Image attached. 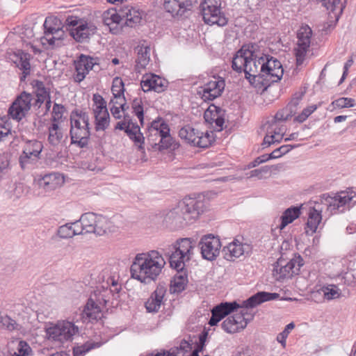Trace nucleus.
I'll list each match as a JSON object with an SVG mask.
<instances>
[{
    "instance_id": "nucleus-39",
    "label": "nucleus",
    "mask_w": 356,
    "mask_h": 356,
    "mask_svg": "<svg viewBox=\"0 0 356 356\" xmlns=\"http://www.w3.org/2000/svg\"><path fill=\"white\" fill-rule=\"evenodd\" d=\"M81 234V231H79V224L76 223V221L60 226L56 232V235L63 239L71 238L74 236Z\"/></svg>"
},
{
    "instance_id": "nucleus-1",
    "label": "nucleus",
    "mask_w": 356,
    "mask_h": 356,
    "mask_svg": "<svg viewBox=\"0 0 356 356\" xmlns=\"http://www.w3.org/2000/svg\"><path fill=\"white\" fill-rule=\"evenodd\" d=\"M206 208L204 197H186L179 201L172 209L163 216V224L172 229H177L194 222L202 213Z\"/></svg>"
},
{
    "instance_id": "nucleus-14",
    "label": "nucleus",
    "mask_w": 356,
    "mask_h": 356,
    "mask_svg": "<svg viewBox=\"0 0 356 356\" xmlns=\"http://www.w3.org/2000/svg\"><path fill=\"white\" fill-rule=\"evenodd\" d=\"M115 129L124 130L129 138L133 140L139 150H144L145 137L140 132V127L134 124L128 115H124V120L118 122Z\"/></svg>"
},
{
    "instance_id": "nucleus-32",
    "label": "nucleus",
    "mask_w": 356,
    "mask_h": 356,
    "mask_svg": "<svg viewBox=\"0 0 356 356\" xmlns=\"http://www.w3.org/2000/svg\"><path fill=\"white\" fill-rule=\"evenodd\" d=\"M302 96L303 93H300L298 97L293 98L284 108L278 111L275 116L270 119L273 121V123L283 122L290 118L296 113V108Z\"/></svg>"
},
{
    "instance_id": "nucleus-10",
    "label": "nucleus",
    "mask_w": 356,
    "mask_h": 356,
    "mask_svg": "<svg viewBox=\"0 0 356 356\" xmlns=\"http://www.w3.org/2000/svg\"><path fill=\"white\" fill-rule=\"evenodd\" d=\"M265 56L257 43L246 44V75L248 74H265L262 70Z\"/></svg>"
},
{
    "instance_id": "nucleus-35",
    "label": "nucleus",
    "mask_w": 356,
    "mask_h": 356,
    "mask_svg": "<svg viewBox=\"0 0 356 356\" xmlns=\"http://www.w3.org/2000/svg\"><path fill=\"white\" fill-rule=\"evenodd\" d=\"M30 54L24 51H18L13 55L12 58L13 63L19 70H22V75L20 77L21 81H24L31 72V65L29 63Z\"/></svg>"
},
{
    "instance_id": "nucleus-15",
    "label": "nucleus",
    "mask_w": 356,
    "mask_h": 356,
    "mask_svg": "<svg viewBox=\"0 0 356 356\" xmlns=\"http://www.w3.org/2000/svg\"><path fill=\"white\" fill-rule=\"evenodd\" d=\"M312 31L307 26H302L298 31V44L296 48V65H301L310 47Z\"/></svg>"
},
{
    "instance_id": "nucleus-27",
    "label": "nucleus",
    "mask_w": 356,
    "mask_h": 356,
    "mask_svg": "<svg viewBox=\"0 0 356 356\" xmlns=\"http://www.w3.org/2000/svg\"><path fill=\"white\" fill-rule=\"evenodd\" d=\"M166 293V288L161 284L157 286L156 290L145 302V308L148 312H158L163 298Z\"/></svg>"
},
{
    "instance_id": "nucleus-13",
    "label": "nucleus",
    "mask_w": 356,
    "mask_h": 356,
    "mask_svg": "<svg viewBox=\"0 0 356 356\" xmlns=\"http://www.w3.org/2000/svg\"><path fill=\"white\" fill-rule=\"evenodd\" d=\"M33 99V97L31 93L22 92L9 108L8 115L13 120H21L31 109Z\"/></svg>"
},
{
    "instance_id": "nucleus-6",
    "label": "nucleus",
    "mask_w": 356,
    "mask_h": 356,
    "mask_svg": "<svg viewBox=\"0 0 356 356\" xmlns=\"http://www.w3.org/2000/svg\"><path fill=\"white\" fill-rule=\"evenodd\" d=\"M58 20L56 18L47 17L44 22V35L40 38V43L44 48L54 49L63 44L65 38V33L62 28L57 24Z\"/></svg>"
},
{
    "instance_id": "nucleus-21",
    "label": "nucleus",
    "mask_w": 356,
    "mask_h": 356,
    "mask_svg": "<svg viewBox=\"0 0 356 356\" xmlns=\"http://www.w3.org/2000/svg\"><path fill=\"white\" fill-rule=\"evenodd\" d=\"M264 68H261L265 72L267 78H269L271 83L279 81L283 74L284 69L280 60L268 56H265V64H263Z\"/></svg>"
},
{
    "instance_id": "nucleus-64",
    "label": "nucleus",
    "mask_w": 356,
    "mask_h": 356,
    "mask_svg": "<svg viewBox=\"0 0 356 356\" xmlns=\"http://www.w3.org/2000/svg\"><path fill=\"white\" fill-rule=\"evenodd\" d=\"M110 111L112 115L116 119H120L122 117V114L126 115L124 112L127 110H122V107L118 106H112L110 107Z\"/></svg>"
},
{
    "instance_id": "nucleus-9",
    "label": "nucleus",
    "mask_w": 356,
    "mask_h": 356,
    "mask_svg": "<svg viewBox=\"0 0 356 356\" xmlns=\"http://www.w3.org/2000/svg\"><path fill=\"white\" fill-rule=\"evenodd\" d=\"M79 332V328L70 321H59L47 329L48 339L63 343L71 341L74 334Z\"/></svg>"
},
{
    "instance_id": "nucleus-5",
    "label": "nucleus",
    "mask_w": 356,
    "mask_h": 356,
    "mask_svg": "<svg viewBox=\"0 0 356 356\" xmlns=\"http://www.w3.org/2000/svg\"><path fill=\"white\" fill-rule=\"evenodd\" d=\"M148 133L147 140L152 149L162 151L172 146L173 140L170 135V128L163 120L153 121Z\"/></svg>"
},
{
    "instance_id": "nucleus-30",
    "label": "nucleus",
    "mask_w": 356,
    "mask_h": 356,
    "mask_svg": "<svg viewBox=\"0 0 356 356\" xmlns=\"http://www.w3.org/2000/svg\"><path fill=\"white\" fill-rule=\"evenodd\" d=\"M130 272L132 278L148 284L156 280L161 273V268H130Z\"/></svg>"
},
{
    "instance_id": "nucleus-58",
    "label": "nucleus",
    "mask_w": 356,
    "mask_h": 356,
    "mask_svg": "<svg viewBox=\"0 0 356 356\" xmlns=\"http://www.w3.org/2000/svg\"><path fill=\"white\" fill-rule=\"evenodd\" d=\"M118 106L122 107V110H127L129 106L127 105L126 99L124 95L113 96L109 102V106Z\"/></svg>"
},
{
    "instance_id": "nucleus-25",
    "label": "nucleus",
    "mask_w": 356,
    "mask_h": 356,
    "mask_svg": "<svg viewBox=\"0 0 356 356\" xmlns=\"http://www.w3.org/2000/svg\"><path fill=\"white\" fill-rule=\"evenodd\" d=\"M192 0H164L163 7L172 16H182L192 8Z\"/></svg>"
},
{
    "instance_id": "nucleus-33",
    "label": "nucleus",
    "mask_w": 356,
    "mask_h": 356,
    "mask_svg": "<svg viewBox=\"0 0 356 356\" xmlns=\"http://www.w3.org/2000/svg\"><path fill=\"white\" fill-rule=\"evenodd\" d=\"M244 321V314L241 312L240 314H236L225 320L222 323V327L229 333L237 332L243 329Z\"/></svg>"
},
{
    "instance_id": "nucleus-22",
    "label": "nucleus",
    "mask_w": 356,
    "mask_h": 356,
    "mask_svg": "<svg viewBox=\"0 0 356 356\" xmlns=\"http://www.w3.org/2000/svg\"><path fill=\"white\" fill-rule=\"evenodd\" d=\"M95 64H97V62L95 58L81 54L78 59L74 61L76 70V72L73 76L74 81L77 83L82 81Z\"/></svg>"
},
{
    "instance_id": "nucleus-49",
    "label": "nucleus",
    "mask_w": 356,
    "mask_h": 356,
    "mask_svg": "<svg viewBox=\"0 0 356 356\" xmlns=\"http://www.w3.org/2000/svg\"><path fill=\"white\" fill-rule=\"evenodd\" d=\"M64 111L65 107L63 105L55 104L51 113V123L60 124L63 121L62 118Z\"/></svg>"
},
{
    "instance_id": "nucleus-43",
    "label": "nucleus",
    "mask_w": 356,
    "mask_h": 356,
    "mask_svg": "<svg viewBox=\"0 0 356 356\" xmlns=\"http://www.w3.org/2000/svg\"><path fill=\"white\" fill-rule=\"evenodd\" d=\"M83 318L88 321L97 320L101 317V309L92 299H89L84 307Z\"/></svg>"
},
{
    "instance_id": "nucleus-52",
    "label": "nucleus",
    "mask_w": 356,
    "mask_h": 356,
    "mask_svg": "<svg viewBox=\"0 0 356 356\" xmlns=\"http://www.w3.org/2000/svg\"><path fill=\"white\" fill-rule=\"evenodd\" d=\"M323 4L332 12L339 10V14L343 11L344 6L341 3V0H321Z\"/></svg>"
},
{
    "instance_id": "nucleus-31",
    "label": "nucleus",
    "mask_w": 356,
    "mask_h": 356,
    "mask_svg": "<svg viewBox=\"0 0 356 356\" xmlns=\"http://www.w3.org/2000/svg\"><path fill=\"white\" fill-rule=\"evenodd\" d=\"M121 19L124 20V24L129 26L134 27L140 24L142 19V15L139 10L133 7L124 6L120 9Z\"/></svg>"
},
{
    "instance_id": "nucleus-37",
    "label": "nucleus",
    "mask_w": 356,
    "mask_h": 356,
    "mask_svg": "<svg viewBox=\"0 0 356 356\" xmlns=\"http://www.w3.org/2000/svg\"><path fill=\"white\" fill-rule=\"evenodd\" d=\"M222 252L225 259L234 261L243 254V244L236 238L227 246L224 247Z\"/></svg>"
},
{
    "instance_id": "nucleus-50",
    "label": "nucleus",
    "mask_w": 356,
    "mask_h": 356,
    "mask_svg": "<svg viewBox=\"0 0 356 356\" xmlns=\"http://www.w3.org/2000/svg\"><path fill=\"white\" fill-rule=\"evenodd\" d=\"M318 105L312 104L305 108L301 113L295 118L294 120L299 123L305 122L318 108Z\"/></svg>"
},
{
    "instance_id": "nucleus-2",
    "label": "nucleus",
    "mask_w": 356,
    "mask_h": 356,
    "mask_svg": "<svg viewBox=\"0 0 356 356\" xmlns=\"http://www.w3.org/2000/svg\"><path fill=\"white\" fill-rule=\"evenodd\" d=\"M89 115L81 110H75L70 115L71 144L76 145L80 148L88 145L90 131L89 127Z\"/></svg>"
},
{
    "instance_id": "nucleus-40",
    "label": "nucleus",
    "mask_w": 356,
    "mask_h": 356,
    "mask_svg": "<svg viewBox=\"0 0 356 356\" xmlns=\"http://www.w3.org/2000/svg\"><path fill=\"white\" fill-rule=\"evenodd\" d=\"M321 220V209L318 210L315 208L310 209L307 227H305V233L307 235H312L316 232Z\"/></svg>"
},
{
    "instance_id": "nucleus-59",
    "label": "nucleus",
    "mask_w": 356,
    "mask_h": 356,
    "mask_svg": "<svg viewBox=\"0 0 356 356\" xmlns=\"http://www.w3.org/2000/svg\"><path fill=\"white\" fill-rule=\"evenodd\" d=\"M1 323L9 330H14L17 329L18 325L15 320L8 316H2L1 318Z\"/></svg>"
},
{
    "instance_id": "nucleus-46",
    "label": "nucleus",
    "mask_w": 356,
    "mask_h": 356,
    "mask_svg": "<svg viewBox=\"0 0 356 356\" xmlns=\"http://www.w3.org/2000/svg\"><path fill=\"white\" fill-rule=\"evenodd\" d=\"M266 131L275 136L276 140L279 143L282 140L284 135V128L280 125V122H274L272 120H269L265 124Z\"/></svg>"
},
{
    "instance_id": "nucleus-36",
    "label": "nucleus",
    "mask_w": 356,
    "mask_h": 356,
    "mask_svg": "<svg viewBox=\"0 0 356 356\" xmlns=\"http://www.w3.org/2000/svg\"><path fill=\"white\" fill-rule=\"evenodd\" d=\"M102 20L113 33H117L119 31V25L122 22L120 11L118 12L115 9L105 11L102 15Z\"/></svg>"
},
{
    "instance_id": "nucleus-24",
    "label": "nucleus",
    "mask_w": 356,
    "mask_h": 356,
    "mask_svg": "<svg viewBox=\"0 0 356 356\" xmlns=\"http://www.w3.org/2000/svg\"><path fill=\"white\" fill-rule=\"evenodd\" d=\"M167 81L159 76L154 74H145L143 76L140 86L142 90L145 92L154 90L156 92L164 91L167 87Z\"/></svg>"
},
{
    "instance_id": "nucleus-51",
    "label": "nucleus",
    "mask_w": 356,
    "mask_h": 356,
    "mask_svg": "<svg viewBox=\"0 0 356 356\" xmlns=\"http://www.w3.org/2000/svg\"><path fill=\"white\" fill-rule=\"evenodd\" d=\"M270 168L267 165L263 166L260 168L252 170L246 172V179H261L265 175L269 172Z\"/></svg>"
},
{
    "instance_id": "nucleus-4",
    "label": "nucleus",
    "mask_w": 356,
    "mask_h": 356,
    "mask_svg": "<svg viewBox=\"0 0 356 356\" xmlns=\"http://www.w3.org/2000/svg\"><path fill=\"white\" fill-rule=\"evenodd\" d=\"M81 234L94 233L102 235L106 232L114 231V225L106 217L95 213L88 212L81 215L76 220Z\"/></svg>"
},
{
    "instance_id": "nucleus-12",
    "label": "nucleus",
    "mask_w": 356,
    "mask_h": 356,
    "mask_svg": "<svg viewBox=\"0 0 356 356\" xmlns=\"http://www.w3.org/2000/svg\"><path fill=\"white\" fill-rule=\"evenodd\" d=\"M355 195V193L352 190L342 191L333 195L325 193L321 196V201L328 211L335 213L341 207L349 203Z\"/></svg>"
},
{
    "instance_id": "nucleus-42",
    "label": "nucleus",
    "mask_w": 356,
    "mask_h": 356,
    "mask_svg": "<svg viewBox=\"0 0 356 356\" xmlns=\"http://www.w3.org/2000/svg\"><path fill=\"white\" fill-rule=\"evenodd\" d=\"M184 269V268H180V270H177V273L171 281V293H179L185 289V286L188 282V278L186 273L183 270Z\"/></svg>"
},
{
    "instance_id": "nucleus-8",
    "label": "nucleus",
    "mask_w": 356,
    "mask_h": 356,
    "mask_svg": "<svg viewBox=\"0 0 356 356\" xmlns=\"http://www.w3.org/2000/svg\"><path fill=\"white\" fill-rule=\"evenodd\" d=\"M179 137L188 144L200 148L208 147L213 140V132H202L190 125L183 127L179 131Z\"/></svg>"
},
{
    "instance_id": "nucleus-3",
    "label": "nucleus",
    "mask_w": 356,
    "mask_h": 356,
    "mask_svg": "<svg viewBox=\"0 0 356 356\" xmlns=\"http://www.w3.org/2000/svg\"><path fill=\"white\" fill-rule=\"evenodd\" d=\"M194 245L189 238H179L172 245L171 252L166 254L170 267H186L192 265Z\"/></svg>"
},
{
    "instance_id": "nucleus-63",
    "label": "nucleus",
    "mask_w": 356,
    "mask_h": 356,
    "mask_svg": "<svg viewBox=\"0 0 356 356\" xmlns=\"http://www.w3.org/2000/svg\"><path fill=\"white\" fill-rule=\"evenodd\" d=\"M286 270L287 268H273V275L275 277L276 280L282 281L286 277V273H289V270Z\"/></svg>"
},
{
    "instance_id": "nucleus-19",
    "label": "nucleus",
    "mask_w": 356,
    "mask_h": 356,
    "mask_svg": "<svg viewBox=\"0 0 356 356\" xmlns=\"http://www.w3.org/2000/svg\"><path fill=\"white\" fill-rule=\"evenodd\" d=\"M68 136L60 124L51 123L48 127L47 141L54 149H62L65 146Z\"/></svg>"
},
{
    "instance_id": "nucleus-26",
    "label": "nucleus",
    "mask_w": 356,
    "mask_h": 356,
    "mask_svg": "<svg viewBox=\"0 0 356 356\" xmlns=\"http://www.w3.org/2000/svg\"><path fill=\"white\" fill-rule=\"evenodd\" d=\"M65 182L64 177L58 172H52L44 175L39 179L38 184L45 192H51L60 188Z\"/></svg>"
},
{
    "instance_id": "nucleus-41",
    "label": "nucleus",
    "mask_w": 356,
    "mask_h": 356,
    "mask_svg": "<svg viewBox=\"0 0 356 356\" xmlns=\"http://www.w3.org/2000/svg\"><path fill=\"white\" fill-rule=\"evenodd\" d=\"M32 86L35 90L37 99H35L34 106L40 107L41 104L47 99L49 98V90L44 86L42 81L34 80L32 82Z\"/></svg>"
},
{
    "instance_id": "nucleus-34",
    "label": "nucleus",
    "mask_w": 356,
    "mask_h": 356,
    "mask_svg": "<svg viewBox=\"0 0 356 356\" xmlns=\"http://www.w3.org/2000/svg\"><path fill=\"white\" fill-rule=\"evenodd\" d=\"M246 79L248 80L250 86L254 89L255 92L262 93L270 86V80L267 78L266 74H248Z\"/></svg>"
},
{
    "instance_id": "nucleus-11",
    "label": "nucleus",
    "mask_w": 356,
    "mask_h": 356,
    "mask_svg": "<svg viewBox=\"0 0 356 356\" xmlns=\"http://www.w3.org/2000/svg\"><path fill=\"white\" fill-rule=\"evenodd\" d=\"M166 261L157 250L137 253L131 261V267H165Z\"/></svg>"
},
{
    "instance_id": "nucleus-53",
    "label": "nucleus",
    "mask_w": 356,
    "mask_h": 356,
    "mask_svg": "<svg viewBox=\"0 0 356 356\" xmlns=\"http://www.w3.org/2000/svg\"><path fill=\"white\" fill-rule=\"evenodd\" d=\"M295 327L293 322L287 324L284 330L279 333L277 336V341L282 344L283 347L286 346V339L289 336L290 332Z\"/></svg>"
},
{
    "instance_id": "nucleus-18",
    "label": "nucleus",
    "mask_w": 356,
    "mask_h": 356,
    "mask_svg": "<svg viewBox=\"0 0 356 356\" xmlns=\"http://www.w3.org/2000/svg\"><path fill=\"white\" fill-rule=\"evenodd\" d=\"M42 148V143L38 140L27 141L24 147L22 154L19 156L22 168L24 169L28 163L36 161L39 158Z\"/></svg>"
},
{
    "instance_id": "nucleus-23",
    "label": "nucleus",
    "mask_w": 356,
    "mask_h": 356,
    "mask_svg": "<svg viewBox=\"0 0 356 356\" xmlns=\"http://www.w3.org/2000/svg\"><path fill=\"white\" fill-rule=\"evenodd\" d=\"M225 81L220 77H213L202 87V98L204 100H213L221 95L225 89Z\"/></svg>"
},
{
    "instance_id": "nucleus-47",
    "label": "nucleus",
    "mask_w": 356,
    "mask_h": 356,
    "mask_svg": "<svg viewBox=\"0 0 356 356\" xmlns=\"http://www.w3.org/2000/svg\"><path fill=\"white\" fill-rule=\"evenodd\" d=\"M321 290L323 293L325 299L327 300L339 298L341 296L340 289L334 284L323 286L321 287Z\"/></svg>"
},
{
    "instance_id": "nucleus-7",
    "label": "nucleus",
    "mask_w": 356,
    "mask_h": 356,
    "mask_svg": "<svg viewBox=\"0 0 356 356\" xmlns=\"http://www.w3.org/2000/svg\"><path fill=\"white\" fill-rule=\"evenodd\" d=\"M200 7L206 24L219 26L227 24V18L221 11V0H204Z\"/></svg>"
},
{
    "instance_id": "nucleus-17",
    "label": "nucleus",
    "mask_w": 356,
    "mask_h": 356,
    "mask_svg": "<svg viewBox=\"0 0 356 356\" xmlns=\"http://www.w3.org/2000/svg\"><path fill=\"white\" fill-rule=\"evenodd\" d=\"M245 306V301L241 305L238 304L236 301L232 302H221L218 305L214 307L211 310V317L209 321L211 326L217 325L225 316L234 312L239 308Z\"/></svg>"
},
{
    "instance_id": "nucleus-57",
    "label": "nucleus",
    "mask_w": 356,
    "mask_h": 356,
    "mask_svg": "<svg viewBox=\"0 0 356 356\" xmlns=\"http://www.w3.org/2000/svg\"><path fill=\"white\" fill-rule=\"evenodd\" d=\"M96 346L95 343L87 342L81 346H77L74 348V356H83L85 353H88Z\"/></svg>"
},
{
    "instance_id": "nucleus-62",
    "label": "nucleus",
    "mask_w": 356,
    "mask_h": 356,
    "mask_svg": "<svg viewBox=\"0 0 356 356\" xmlns=\"http://www.w3.org/2000/svg\"><path fill=\"white\" fill-rule=\"evenodd\" d=\"M275 140V136L273 135L272 134H268V132L266 131V134L264 138L263 143H261L262 148L264 149L269 147L271 144L279 143L278 141Z\"/></svg>"
},
{
    "instance_id": "nucleus-45",
    "label": "nucleus",
    "mask_w": 356,
    "mask_h": 356,
    "mask_svg": "<svg viewBox=\"0 0 356 356\" xmlns=\"http://www.w3.org/2000/svg\"><path fill=\"white\" fill-rule=\"evenodd\" d=\"M245 45H242L241 49L236 51L232 58V67L237 73L245 72Z\"/></svg>"
},
{
    "instance_id": "nucleus-44",
    "label": "nucleus",
    "mask_w": 356,
    "mask_h": 356,
    "mask_svg": "<svg viewBox=\"0 0 356 356\" xmlns=\"http://www.w3.org/2000/svg\"><path fill=\"white\" fill-rule=\"evenodd\" d=\"M300 215V209L298 207H292L286 209L281 216V224L279 226L280 229H284L286 225L298 218Z\"/></svg>"
},
{
    "instance_id": "nucleus-56",
    "label": "nucleus",
    "mask_w": 356,
    "mask_h": 356,
    "mask_svg": "<svg viewBox=\"0 0 356 356\" xmlns=\"http://www.w3.org/2000/svg\"><path fill=\"white\" fill-rule=\"evenodd\" d=\"M332 104L338 108H349L355 105V100L348 97H340L332 102Z\"/></svg>"
},
{
    "instance_id": "nucleus-61",
    "label": "nucleus",
    "mask_w": 356,
    "mask_h": 356,
    "mask_svg": "<svg viewBox=\"0 0 356 356\" xmlns=\"http://www.w3.org/2000/svg\"><path fill=\"white\" fill-rule=\"evenodd\" d=\"M10 134V129L9 124H6L3 118L0 119V141Z\"/></svg>"
},
{
    "instance_id": "nucleus-48",
    "label": "nucleus",
    "mask_w": 356,
    "mask_h": 356,
    "mask_svg": "<svg viewBox=\"0 0 356 356\" xmlns=\"http://www.w3.org/2000/svg\"><path fill=\"white\" fill-rule=\"evenodd\" d=\"M109 122L110 116L108 113L104 112L102 115H95V130L97 131L106 130L109 126Z\"/></svg>"
},
{
    "instance_id": "nucleus-38",
    "label": "nucleus",
    "mask_w": 356,
    "mask_h": 356,
    "mask_svg": "<svg viewBox=\"0 0 356 356\" xmlns=\"http://www.w3.org/2000/svg\"><path fill=\"white\" fill-rule=\"evenodd\" d=\"M137 58L136 60V68L139 72L149 64L150 60V51L149 46L139 45L136 49Z\"/></svg>"
},
{
    "instance_id": "nucleus-29",
    "label": "nucleus",
    "mask_w": 356,
    "mask_h": 356,
    "mask_svg": "<svg viewBox=\"0 0 356 356\" xmlns=\"http://www.w3.org/2000/svg\"><path fill=\"white\" fill-rule=\"evenodd\" d=\"M96 29L97 28L94 24L83 21L81 22L78 26L72 28L70 34L77 42H82L91 35L95 34Z\"/></svg>"
},
{
    "instance_id": "nucleus-28",
    "label": "nucleus",
    "mask_w": 356,
    "mask_h": 356,
    "mask_svg": "<svg viewBox=\"0 0 356 356\" xmlns=\"http://www.w3.org/2000/svg\"><path fill=\"white\" fill-rule=\"evenodd\" d=\"M280 297L277 293L259 291L246 299V316L249 315V309H252L261 303L277 300Z\"/></svg>"
},
{
    "instance_id": "nucleus-60",
    "label": "nucleus",
    "mask_w": 356,
    "mask_h": 356,
    "mask_svg": "<svg viewBox=\"0 0 356 356\" xmlns=\"http://www.w3.org/2000/svg\"><path fill=\"white\" fill-rule=\"evenodd\" d=\"M31 351L29 346L24 341H20L17 348V353H15L13 356H29Z\"/></svg>"
},
{
    "instance_id": "nucleus-55",
    "label": "nucleus",
    "mask_w": 356,
    "mask_h": 356,
    "mask_svg": "<svg viewBox=\"0 0 356 356\" xmlns=\"http://www.w3.org/2000/svg\"><path fill=\"white\" fill-rule=\"evenodd\" d=\"M132 108L134 113L138 117L140 124H143L144 120V115L141 100L137 98L134 99L132 102Z\"/></svg>"
},
{
    "instance_id": "nucleus-54",
    "label": "nucleus",
    "mask_w": 356,
    "mask_h": 356,
    "mask_svg": "<svg viewBox=\"0 0 356 356\" xmlns=\"http://www.w3.org/2000/svg\"><path fill=\"white\" fill-rule=\"evenodd\" d=\"M113 96L124 95V88L122 80L119 77L114 78L111 87Z\"/></svg>"
},
{
    "instance_id": "nucleus-20",
    "label": "nucleus",
    "mask_w": 356,
    "mask_h": 356,
    "mask_svg": "<svg viewBox=\"0 0 356 356\" xmlns=\"http://www.w3.org/2000/svg\"><path fill=\"white\" fill-rule=\"evenodd\" d=\"M225 117V111L214 104H211L204 113L205 121L210 124L216 131L223 129Z\"/></svg>"
},
{
    "instance_id": "nucleus-16",
    "label": "nucleus",
    "mask_w": 356,
    "mask_h": 356,
    "mask_svg": "<svg viewBox=\"0 0 356 356\" xmlns=\"http://www.w3.org/2000/svg\"><path fill=\"white\" fill-rule=\"evenodd\" d=\"M199 244L201 248V254L204 259L213 261L218 256L221 243L218 237L211 234L204 236Z\"/></svg>"
}]
</instances>
